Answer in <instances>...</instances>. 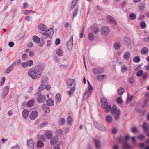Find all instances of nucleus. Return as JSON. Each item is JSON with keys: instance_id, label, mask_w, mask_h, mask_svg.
Segmentation results:
<instances>
[{"instance_id": "1", "label": "nucleus", "mask_w": 149, "mask_h": 149, "mask_svg": "<svg viewBox=\"0 0 149 149\" xmlns=\"http://www.w3.org/2000/svg\"><path fill=\"white\" fill-rule=\"evenodd\" d=\"M66 84L68 88L72 86V87L70 90L67 92V93L70 96L75 89V80L72 79H68L67 80Z\"/></svg>"}, {"instance_id": "2", "label": "nucleus", "mask_w": 149, "mask_h": 149, "mask_svg": "<svg viewBox=\"0 0 149 149\" xmlns=\"http://www.w3.org/2000/svg\"><path fill=\"white\" fill-rule=\"evenodd\" d=\"M111 113L112 115H114L115 120H117L120 116L121 112L119 109H117L116 105H115L112 107Z\"/></svg>"}, {"instance_id": "3", "label": "nucleus", "mask_w": 149, "mask_h": 149, "mask_svg": "<svg viewBox=\"0 0 149 149\" xmlns=\"http://www.w3.org/2000/svg\"><path fill=\"white\" fill-rule=\"evenodd\" d=\"M89 86L88 88L86 89L85 92L84 94L83 99V100H86L88 97H89L92 93V91L93 90V88L91 85L89 81L87 80Z\"/></svg>"}, {"instance_id": "4", "label": "nucleus", "mask_w": 149, "mask_h": 149, "mask_svg": "<svg viewBox=\"0 0 149 149\" xmlns=\"http://www.w3.org/2000/svg\"><path fill=\"white\" fill-rule=\"evenodd\" d=\"M93 123L94 126L98 130L102 131H106V128L105 127L101 124H99L97 121H94Z\"/></svg>"}, {"instance_id": "5", "label": "nucleus", "mask_w": 149, "mask_h": 149, "mask_svg": "<svg viewBox=\"0 0 149 149\" xmlns=\"http://www.w3.org/2000/svg\"><path fill=\"white\" fill-rule=\"evenodd\" d=\"M53 29L51 28H49L46 31L44 32L43 33L42 35L46 36L45 37H44L45 38L47 39V37L49 36L52 35L54 33V31H52Z\"/></svg>"}, {"instance_id": "6", "label": "nucleus", "mask_w": 149, "mask_h": 149, "mask_svg": "<svg viewBox=\"0 0 149 149\" xmlns=\"http://www.w3.org/2000/svg\"><path fill=\"white\" fill-rule=\"evenodd\" d=\"M67 47L68 49L70 51L73 47V36H71L69 40L67 42Z\"/></svg>"}, {"instance_id": "7", "label": "nucleus", "mask_w": 149, "mask_h": 149, "mask_svg": "<svg viewBox=\"0 0 149 149\" xmlns=\"http://www.w3.org/2000/svg\"><path fill=\"white\" fill-rule=\"evenodd\" d=\"M107 20L109 23L114 24L116 25L117 24V22L115 19L111 16H107Z\"/></svg>"}, {"instance_id": "8", "label": "nucleus", "mask_w": 149, "mask_h": 149, "mask_svg": "<svg viewBox=\"0 0 149 149\" xmlns=\"http://www.w3.org/2000/svg\"><path fill=\"white\" fill-rule=\"evenodd\" d=\"M109 31H110L108 27L104 26L102 27L101 33L102 35L105 36L108 33Z\"/></svg>"}, {"instance_id": "9", "label": "nucleus", "mask_w": 149, "mask_h": 149, "mask_svg": "<svg viewBox=\"0 0 149 149\" xmlns=\"http://www.w3.org/2000/svg\"><path fill=\"white\" fill-rule=\"evenodd\" d=\"M104 70L103 68L102 67L95 68L93 70V72L95 74L101 73L103 72Z\"/></svg>"}, {"instance_id": "10", "label": "nucleus", "mask_w": 149, "mask_h": 149, "mask_svg": "<svg viewBox=\"0 0 149 149\" xmlns=\"http://www.w3.org/2000/svg\"><path fill=\"white\" fill-rule=\"evenodd\" d=\"M38 112L36 111H33L29 115V118L32 120H33L37 117Z\"/></svg>"}, {"instance_id": "11", "label": "nucleus", "mask_w": 149, "mask_h": 149, "mask_svg": "<svg viewBox=\"0 0 149 149\" xmlns=\"http://www.w3.org/2000/svg\"><path fill=\"white\" fill-rule=\"evenodd\" d=\"M58 136L57 135L54 136L51 139L50 143L52 145H54L58 141Z\"/></svg>"}, {"instance_id": "12", "label": "nucleus", "mask_w": 149, "mask_h": 149, "mask_svg": "<svg viewBox=\"0 0 149 149\" xmlns=\"http://www.w3.org/2000/svg\"><path fill=\"white\" fill-rule=\"evenodd\" d=\"M34 70L35 74H38L39 73H41L43 70L42 67L40 65H37L34 68Z\"/></svg>"}, {"instance_id": "13", "label": "nucleus", "mask_w": 149, "mask_h": 149, "mask_svg": "<svg viewBox=\"0 0 149 149\" xmlns=\"http://www.w3.org/2000/svg\"><path fill=\"white\" fill-rule=\"evenodd\" d=\"M9 91V88L8 86L5 87L3 89V92L1 94V96L3 99L5 98L8 94Z\"/></svg>"}, {"instance_id": "14", "label": "nucleus", "mask_w": 149, "mask_h": 149, "mask_svg": "<svg viewBox=\"0 0 149 149\" xmlns=\"http://www.w3.org/2000/svg\"><path fill=\"white\" fill-rule=\"evenodd\" d=\"M102 106L103 108L105 107L106 106L108 105V102L107 99L104 97H102L100 99Z\"/></svg>"}, {"instance_id": "15", "label": "nucleus", "mask_w": 149, "mask_h": 149, "mask_svg": "<svg viewBox=\"0 0 149 149\" xmlns=\"http://www.w3.org/2000/svg\"><path fill=\"white\" fill-rule=\"evenodd\" d=\"M93 140L95 143V147L97 149L100 148L101 147L100 141L95 139H93Z\"/></svg>"}, {"instance_id": "16", "label": "nucleus", "mask_w": 149, "mask_h": 149, "mask_svg": "<svg viewBox=\"0 0 149 149\" xmlns=\"http://www.w3.org/2000/svg\"><path fill=\"white\" fill-rule=\"evenodd\" d=\"M48 79L45 76H43L42 77V82L40 86H42L43 85H46L48 83Z\"/></svg>"}, {"instance_id": "17", "label": "nucleus", "mask_w": 149, "mask_h": 149, "mask_svg": "<svg viewBox=\"0 0 149 149\" xmlns=\"http://www.w3.org/2000/svg\"><path fill=\"white\" fill-rule=\"evenodd\" d=\"M142 127L143 129L144 132H146L149 131V126H148L147 123L146 122L143 123Z\"/></svg>"}, {"instance_id": "18", "label": "nucleus", "mask_w": 149, "mask_h": 149, "mask_svg": "<svg viewBox=\"0 0 149 149\" xmlns=\"http://www.w3.org/2000/svg\"><path fill=\"white\" fill-rule=\"evenodd\" d=\"M38 101L39 102L43 103L45 101V96L40 95L37 98Z\"/></svg>"}, {"instance_id": "19", "label": "nucleus", "mask_w": 149, "mask_h": 149, "mask_svg": "<svg viewBox=\"0 0 149 149\" xmlns=\"http://www.w3.org/2000/svg\"><path fill=\"white\" fill-rule=\"evenodd\" d=\"M22 115L23 118L25 119H26L29 115V112L26 109H24L22 112Z\"/></svg>"}, {"instance_id": "20", "label": "nucleus", "mask_w": 149, "mask_h": 149, "mask_svg": "<svg viewBox=\"0 0 149 149\" xmlns=\"http://www.w3.org/2000/svg\"><path fill=\"white\" fill-rule=\"evenodd\" d=\"M45 88L47 90H49L50 88V85H48V84L46 85H43L42 86H40L38 88V90L40 91H42Z\"/></svg>"}, {"instance_id": "21", "label": "nucleus", "mask_w": 149, "mask_h": 149, "mask_svg": "<svg viewBox=\"0 0 149 149\" xmlns=\"http://www.w3.org/2000/svg\"><path fill=\"white\" fill-rule=\"evenodd\" d=\"M27 145L30 149H32L34 147V143L32 139H29L28 140L27 142Z\"/></svg>"}, {"instance_id": "22", "label": "nucleus", "mask_w": 149, "mask_h": 149, "mask_svg": "<svg viewBox=\"0 0 149 149\" xmlns=\"http://www.w3.org/2000/svg\"><path fill=\"white\" fill-rule=\"evenodd\" d=\"M149 52V49L146 47H144L141 49V53L142 54L145 55L147 54Z\"/></svg>"}, {"instance_id": "23", "label": "nucleus", "mask_w": 149, "mask_h": 149, "mask_svg": "<svg viewBox=\"0 0 149 149\" xmlns=\"http://www.w3.org/2000/svg\"><path fill=\"white\" fill-rule=\"evenodd\" d=\"M124 42L127 45L129 46L130 45L131 41L129 38L125 37L124 38Z\"/></svg>"}, {"instance_id": "24", "label": "nucleus", "mask_w": 149, "mask_h": 149, "mask_svg": "<svg viewBox=\"0 0 149 149\" xmlns=\"http://www.w3.org/2000/svg\"><path fill=\"white\" fill-rule=\"evenodd\" d=\"M47 104L48 106H52L54 104V101L53 100L50 98L48 99L46 101Z\"/></svg>"}, {"instance_id": "25", "label": "nucleus", "mask_w": 149, "mask_h": 149, "mask_svg": "<svg viewBox=\"0 0 149 149\" xmlns=\"http://www.w3.org/2000/svg\"><path fill=\"white\" fill-rule=\"evenodd\" d=\"M132 147L129 145L127 143V141H125L124 143V145L123 146V148L124 149H131L132 148Z\"/></svg>"}, {"instance_id": "26", "label": "nucleus", "mask_w": 149, "mask_h": 149, "mask_svg": "<svg viewBox=\"0 0 149 149\" xmlns=\"http://www.w3.org/2000/svg\"><path fill=\"white\" fill-rule=\"evenodd\" d=\"M13 64H11L9 66L5 71V73L6 74L9 73L13 69Z\"/></svg>"}, {"instance_id": "27", "label": "nucleus", "mask_w": 149, "mask_h": 149, "mask_svg": "<svg viewBox=\"0 0 149 149\" xmlns=\"http://www.w3.org/2000/svg\"><path fill=\"white\" fill-rule=\"evenodd\" d=\"M38 29L41 31H44L46 29V26L42 24H40L38 26Z\"/></svg>"}, {"instance_id": "28", "label": "nucleus", "mask_w": 149, "mask_h": 149, "mask_svg": "<svg viewBox=\"0 0 149 149\" xmlns=\"http://www.w3.org/2000/svg\"><path fill=\"white\" fill-rule=\"evenodd\" d=\"M32 40L36 43H38L40 42V38L36 36H34L33 37Z\"/></svg>"}, {"instance_id": "29", "label": "nucleus", "mask_w": 149, "mask_h": 149, "mask_svg": "<svg viewBox=\"0 0 149 149\" xmlns=\"http://www.w3.org/2000/svg\"><path fill=\"white\" fill-rule=\"evenodd\" d=\"M72 118L70 116H69L68 117L66 121L68 125H70L72 122Z\"/></svg>"}, {"instance_id": "30", "label": "nucleus", "mask_w": 149, "mask_h": 149, "mask_svg": "<svg viewBox=\"0 0 149 149\" xmlns=\"http://www.w3.org/2000/svg\"><path fill=\"white\" fill-rule=\"evenodd\" d=\"M125 90L124 88L120 87L119 88L117 91L118 94L119 95H122L124 93Z\"/></svg>"}, {"instance_id": "31", "label": "nucleus", "mask_w": 149, "mask_h": 149, "mask_svg": "<svg viewBox=\"0 0 149 149\" xmlns=\"http://www.w3.org/2000/svg\"><path fill=\"white\" fill-rule=\"evenodd\" d=\"M128 81L129 83L131 84H133L135 82V80L133 77H130L128 79Z\"/></svg>"}, {"instance_id": "32", "label": "nucleus", "mask_w": 149, "mask_h": 149, "mask_svg": "<svg viewBox=\"0 0 149 149\" xmlns=\"http://www.w3.org/2000/svg\"><path fill=\"white\" fill-rule=\"evenodd\" d=\"M35 74L34 72V70L33 69H30L28 72V74L30 77H33Z\"/></svg>"}, {"instance_id": "33", "label": "nucleus", "mask_w": 149, "mask_h": 149, "mask_svg": "<svg viewBox=\"0 0 149 149\" xmlns=\"http://www.w3.org/2000/svg\"><path fill=\"white\" fill-rule=\"evenodd\" d=\"M56 98V103L57 104L60 102L61 98L60 97V95L59 93L57 94L55 97Z\"/></svg>"}, {"instance_id": "34", "label": "nucleus", "mask_w": 149, "mask_h": 149, "mask_svg": "<svg viewBox=\"0 0 149 149\" xmlns=\"http://www.w3.org/2000/svg\"><path fill=\"white\" fill-rule=\"evenodd\" d=\"M121 47V44L119 42L115 43L114 44V47L116 49H119Z\"/></svg>"}, {"instance_id": "35", "label": "nucleus", "mask_w": 149, "mask_h": 149, "mask_svg": "<svg viewBox=\"0 0 149 149\" xmlns=\"http://www.w3.org/2000/svg\"><path fill=\"white\" fill-rule=\"evenodd\" d=\"M34 103V100L33 99L30 100L28 101L27 103V105L29 107L32 106Z\"/></svg>"}, {"instance_id": "36", "label": "nucleus", "mask_w": 149, "mask_h": 149, "mask_svg": "<svg viewBox=\"0 0 149 149\" xmlns=\"http://www.w3.org/2000/svg\"><path fill=\"white\" fill-rule=\"evenodd\" d=\"M46 138L48 139H50L52 136V134L50 131H46L45 132Z\"/></svg>"}, {"instance_id": "37", "label": "nucleus", "mask_w": 149, "mask_h": 149, "mask_svg": "<svg viewBox=\"0 0 149 149\" xmlns=\"http://www.w3.org/2000/svg\"><path fill=\"white\" fill-rule=\"evenodd\" d=\"M50 109L49 107L45 105L43 107V110L46 113H49L50 111Z\"/></svg>"}, {"instance_id": "38", "label": "nucleus", "mask_w": 149, "mask_h": 149, "mask_svg": "<svg viewBox=\"0 0 149 149\" xmlns=\"http://www.w3.org/2000/svg\"><path fill=\"white\" fill-rule=\"evenodd\" d=\"M105 118L106 121L109 123H111L112 121V118L110 115H108L106 116Z\"/></svg>"}, {"instance_id": "39", "label": "nucleus", "mask_w": 149, "mask_h": 149, "mask_svg": "<svg viewBox=\"0 0 149 149\" xmlns=\"http://www.w3.org/2000/svg\"><path fill=\"white\" fill-rule=\"evenodd\" d=\"M65 119L63 118H61L58 121V124L60 125H63L65 123Z\"/></svg>"}, {"instance_id": "40", "label": "nucleus", "mask_w": 149, "mask_h": 149, "mask_svg": "<svg viewBox=\"0 0 149 149\" xmlns=\"http://www.w3.org/2000/svg\"><path fill=\"white\" fill-rule=\"evenodd\" d=\"M56 53L59 56H63V53L62 50L60 49H58L56 51Z\"/></svg>"}, {"instance_id": "41", "label": "nucleus", "mask_w": 149, "mask_h": 149, "mask_svg": "<svg viewBox=\"0 0 149 149\" xmlns=\"http://www.w3.org/2000/svg\"><path fill=\"white\" fill-rule=\"evenodd\" d=\"M103 109H105V111L106 112H108L110 111H111L112 108L110 105H107L105 107L103 108Z\"/></svg>"}, {"instance_id": "42", "label": "nucleus", "mask_w": 149, "mask_h": 149, "mask_svg": "<svg viewBox=\"0 0 149 149\" xmlns=\"http://www.w3.org/2000/svg\"><path fill=\"white\" fill-rule=\"evenodd\" d=\"M88 38L89 40L91 41L93 40L95 38V37L93 33H90L88 34Z\"/></svg>"}, {"instance_id": "43", "label": "nucleus", "mask_w": 149, "mask_h": 149, "mask_svg": "<svg viewBox=\"0 0 149 149\" xmlns=\"http://www.w3.org/2000/svg\"><path fill=\"white\" fill-rule=\"evenodd\" d=\"M130 19L131 20H134L136 19V16L135 14L131 13L129 15Z\"/></svg>"}, {"instance_id": "44", "label": "nucleus", "mask_w": 149, "mask_h": 149, "mask_svg": "<svg viewBox=\"0 0 149 149\" xmlns=\"http://www.w3.org/2000/svg\"><path fill=\"white\" fill-rule=\"evenodd\" d=\"M44 145V144L42 141H39L37 142L36 146L38 148L42 147Z\"/></svg>"}, {"instance_id": "45", "label": "nucleus", "mask_w": 149, "mask_h": 149, "mask_svg": "<svg viewBox=\"0 0 149 149\" xmlns=\"http://www.w3.org/2000/svg\"><path fill=\"white\" fill-rule=\"evenodd\" d=\"M79 10L78 6L75 8L74 11L73 13V18L76 16L77 14L78 11Z\"/></svg>"}, {"instance_id": "46", "label": "nucleus", "mask_w": 149, "mask_h": 149, "mask_svg": "<svg viewBox=\"0 0 149 149\" xmlns=\"http://www.w3.org/2000/svg\"><path fill=\"white\" fill-rule=\"evenodd\" d=\"M41 76L42 73H39V74H38L35 75H34L32 78L33 79H36L40 78Z\"/></svg>"}, {"instance_id": "47", "label": "nucleus", "mask_w": 149, "mask_h": 149, "mask_svg": "<svg viewBox=\"0 0 149 149\" xmlns=\"http://www.w3.org/2000/svg\"><path fill=\"white\" fill-rule=\"evenodd\" d=\"M130 56V53L126 52H125L124 55H123V58L125 59H127Z\"/></svg>"}, {"instance_id": "48", "label": "nucleus", "mask_w": 149, "mask_h": 149, "mask_svg": "<svg viewBox=\"0 0 149 149\" xmlns=\"http://www.w3.org/2000/svg\"><path fill=\"white\" fill-rule=\"evenodd\" d=\"M146 23L144 21H141L140 23V26L142 29H144L146 27Z\"/></svg>"}, {"instance_id": "49", "label": "nucleus", "mask_w": 149, "mask_h": 149, "mask_svg": "<svg viewBox=\"0 0 149 149\" xmlns=\"http://www.w3.org/2000/svg\"><path fill=\"white\" fill-rule=\"evenodd\" d=\"M91 30L95 34H97L99 31V29L97 27L92 29Z\"/></svg>"}, {"instance_id": "50", "label": "nucleus", "mask_w": 149, "mask_h": 149, "mask_svg": "<svg viewBox=\"0 0 149 149\" xmlns=\"http://www.w3.org/2000/svg\"><path fill=\"white\" fill-rule=\"evenodd\" d=\"M137 138L139 140H143L145 139V136L143 134H141L138 136Z\"/></svg>"}, {"instance_id": "51", "label": "nucleus", "mask_w": 149, "mask_h": 149, "mask_svg": "<svg viewBox=\"0 0 149 149\" xmlns=\"http://www.w3.org/2000/svg\"><path fill=\"white\" fill-rule=\"evenodd\" d=\"M104 76H105V75H98L97 76V78H98V80L100 81H102L103 80Z\"/></svg>"}, {"instance_id": "52", "label": "nucleus", "mask_w": 149, "mask_h": 149, "mask_svg": "<svg viewBox=\"0 0 149 149\" xmlns=\"http://www.w3.org/2000/svg\"><path fill=\"white\" fill-rule=\"evenodd\" d=\"M140 60V58L139 56H136L133 59V61L136 63L139 62Z\"/></svg>"}, {"instance_id": "53", "label": "nucleus", "mask_w": 149, "mask_h": 149, "mask_svg": "<svg viewBox=\"0 0 149 149\" xmlns=\"http://www.w3.org/2000/svg\"><path fill=\"white\" fill-rule=\"evenodd\" d=\"M132 132L134 133L138 132V128L136 127H133L132 129Z\"/></svg>"}, {"instance_id": "54", "label": "nucleus", "mask_w": 149, "mask_h": 149, "mask_svg": "<svg viewBox=\"0 0 149 149\" xmlns=\"http://www.w3.org/2000/svg\"><path fill=\"white\" fill-rule=\"evenodd\" d=\"M127 70V67L125 65H124L121 67V71L122 72H125Z\"/></svg>"}, {"instance_id": "55", "label": "nucleus", "mask_w": 149, "mask_h": 149, "mask_svg": "<svg viewBox=\"0 0 149 149\" xmlns=\"http://www.w3.org/2000/svg\"><path fill=\"white\" fill-rule=\"evenodd\" d=\"M27 63L28 65V66H31L33 65V62L31 60H28L27 62Z\"/></svg>"}, {"instance_id": "56", "label": "nucleus", "mask_w": 149, "mask_h": 149, "mask_svg": "<svg viewBox=\"0 0 149 149\" xmlns=\"http://www.w3.org/2000/svg\"><path fill=\"white\" fill-rule=\"evenodd\" d=\"M143 74V71L142 70H140L136 73V76L137 77L141 76Z\"/></svg>"}, {"instance_id": "57", "label": "nucleus", "mask_w": 149, "mask_h": 149, "mask_svg": "<svg viewBox=\"0 0 149 149\" xmlns=\"http://www.w3.org/2000/svg\"><path fill=\"white\" fill-rule=\"evenodd\" d=\"M116 101L118 104H121L122 103V100L120 97H118L116 99Z\"/></svg>"}, {"instance_id": "58", "label": "nucleus", "mask_w": 149, "mask_h": 149, "mask_svg": "<svg viewBox=\"0 0 149 149\" xmlns=\"http://www.w3.org/2000/svg\"><path fill=\"white\" fill-rule=\"evenodd\" d=\"M143 41L145 42H147L148 41L149 42V36H148L147 37H145L143 38Z\"/></svg>"}, {"instance_id": "59", "label": "nucleus", "mask_w": 149, "mask_h": 149, "mask_svg": "<svg viewBox=\"0 0 149 149\" xmlns=\"http://www.w3.org/2000/svg\"><path fill=\"white\" fill-rule=\"evenodd\" d=\"M48 124V123L46 122H44L43 123H42L40 124V127H43L46 125Z\"/></svg>"}, {"instance_id": "60", "label": "nucleus", "mask_w": 149, "mask_h": 149, "mask_svg": "<svg viewBox=\"0 0 149 149\" xmlns=\"http://www.w3.org/2000/svg\"><path fill=\"white\" fill-rule=\"evenodd\" d=\"M60 68L62 69H64L67 67V65H61L60 66Z\"/></svg>"}, {"instance_id": "61", "label": "nucleus", "mask_w": 149, "mask_h": 149, "mask_svg": "<svg viewBox=\"0 0 149 149\" xmlns=\"http://www.w3.org/2000/svg\"><path fill=\"white\" fill-rule=\"evenodd\" d=\"M5 79H5V77H2V81H1V82L0 83V85L1 86H2L3 85V84L4 83L5 81Z\"/></svg>"}, {"instance_id": "62", "label": "nucleus", "mask_w": 149, "mask_h": 149, "mask_svg": "<svg viewBox=\"0 0 149 149\" xmlns=\"http://www.w3.org/2000/svg\"><path fill=\"white\" fill-rule=\"evenodd\" d=\"M29 54L30 56L33 57L34 56L35 54L33 52L30 51L29 52Z\"/></svg>"}, {"instance_id": "63", "label": "nucleus", "mask_w": 149, "mask_h": 149, "mask_svg": "<svg viewBox=\"0 0 149 149\" xmlns=\"http://www.w3.org/2000/svg\"><path fill=\"white\" fill-rule=\"evenodd\" d=\"M60 41L59 38H57L56 39L55 44L56 45H58L60 43Z\"/></svg>"}, {"instance_id": "64", "label": "nucleus", "mask_w": 149, "mask_h": 149, "mask_svg": "<svg viewBox=\"0 0 149 149\" xmlns=\"http://www.w3.org/2000/svg\"><path fill=\"white\" fill-rule=\"evenodd\" d=\"M21 65L24 68H26L28 66V65L26 62H23L22 63Z\"/></svg>"}]
</instances>
